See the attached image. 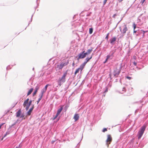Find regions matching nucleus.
Returning a JSON list of instances; mask_svg holds the SVG:
<instances>
[{"mask_svg": "<svg viewBox=\"0 0 148 148\" xmlns=\"http://www.w3.org/2000/svg\"><path fill=\"white\" fill-rule=\"evenodd\" d=\"M146 128V126L145 125H144L141 128L140 130L138 131L137 135L138 136V139H140L141 138Z\"/></svg>", "mask_w": 148, "mask_h": 148, "instance_id": "f257e3e1", "label": "nucleus"}, {"mask_svg": "<svg viewBox=\"0 0 148 148\" xmlns=\"http://www.w3.org/2000/svg\"><path fill=\"white\" fill-rule=\"evenodd\" d=\"M69 63V61L68 60L66 62H63L60 64L57 65V68L59 69H61L64 66L67 65Z\"/></svg>", "mask_w": 148, "mask_h": 148, "instance_id": "f03ea898", "label": "nucleus"}, {"mask_svg": "<svg viewBox=\"0 0 148 148\" xmlns=\"http://www.w3.org/2000/svg\"><path fill=\"white\" fill-rule=\"evenodd\" d=\"M112 140V138L110 134L107 135V138L106 140V144L107 147H108L109 145L110 144Z\"/></svg>", "mask_w": 148, "mask_h": 148, "instance_id": "7ed1b4c3", "label": "nucleus"}, {"mask_svg": "<svg viewBox=\"0 0 148 148\" xmlns=\"http://www.w3.org/2000/svg\"><path fill=\"white\" fill-rule=\"evenodd\" d=\"M67 74V71L66 72L63 74V76L61 78H60L58 80L62 83H63L64 82L66 81V77Z\"/></svg>", "mask_w": 148, "mask_h": 148, "instance_id": "20e7f679", "label": "nucleus"}, {"mask_svg": "<svg viewBox=\"0 0 148 148\" xmlns=\"http://www.w3.org/2000/svg\"><path fill=\"white\" fill-rule=\"evenodd\" d=\"M29 100V99H27L24 101L23 104V106L24 107H26V109L27 110L29 109L30 105H29V104L28 103Z\"/></svg>", "mask_w": 148, "mask_h": 148, "instance_id": "39448f33", "label": "nucleus"}, {"mask_svg": "<svg viewBox=\"0 0 148 148\" xmlns=\"http://www.w3.org/2000/svg\"><path fill=\"white\" fill-rule=\"evenodd\" d=\"M51 85L49 84H47L45 87L42 89L41 91V94L40 95H42V96H43V94L46 92L47 88L48 86H50Z\"/></svg>", "mask_w": 148, "mask_h": 148, "instance_id": "423d86ee", "label": "nucleus"}, {"mask_svg": "<svg viewBox=\"0 0 148 148\" xmlns=\"http://www.w3.org/2000/svg\"><path fill=\"white\" fill-rule=\"evenodd\" d=\"M63 109V108L62 106H61L60 108L58 110L56 115L53 119V120H55L58 116V115L60 114L62 110Z\"/></svg>", "mask_w": 148, "mask_h": 148, "instance_id": "0eeeda50", "label": "nucleus"}, {"mask_svg": "<svg viewBox=\"0 0 148 148\" xmlns=\"http://www.w3.org/2000/svg\"><path fill=\"white\" fill-rule=\"evenodd\" d=\"M85 52V51H83L82 53H80L78 56V58H77V60H79L80 59L84 58L85 57L84 55V53Z\"/></svg>", "mask_w": 148, "mask_h": 148, "instance_id": "6e6552de", "label": "nucleus"}, {"mask_svg": "<svg viewBox=\"0 0 148 148\" xmlns=\"http://www.w3.org/2000/svg\"><path fill=\"white\" fill-rule=\"evenodd\" d=\"M120 71L117 68L114 71V76H117L120 73Z\"/></svg>", "mask_w": 148, "mask_h": 148, "instance_id": "1a4fd4ad", "label": "nucleus"}, {"mask_svg": "<svg viewBox=\"0 0 148 148\" xmlns=\"http://www.w3.org/2000/svg\"><path fill=\"white\" fill-rule=\"evenodd\" d=\"M34 108V105H33L32 107L29 109V111L27 112V115H28V116H29L31 115V114L32 112V111Z\"/></svg>", "mask_w": 148, "mask_h": 148, "instance_id": "9d476101", "label": "nucleus"}, {"mask_svg": "<svg viewBox=\"0 0 148 148\" xmlns=\"http://www.w3.org/2000/svg\"><path fill=\"white\" fill-rule=\"evenodd\" d=\"M83 69L82 68V67L80 66L75 71L74 73L75 75H76L77 73H78L79 72L80 70L81 72L82 71Z\"/></svg>", "mask_w": 148, "mask_h": 148, "instance_id": "9b49d317", "label": "nucleus"}, {"mask_svg": "<svg viewBox=\"0 0 148 148\" xmlns=\"http://www.w3.org/2000/svg\"><path fill=\"white\" fill-rule=\"evenodd\" d=\"M127 30H128L127 28V27L126 25H125L124 28L123 29V32H122L123 35H124L125 34L126 32L127 31Z\"/></svg>", "mask_w": 148, "mask_h": 148, "instance_id": "f8f14e48", "label": "nucleus"}, {"mask_svg": "<svg viewBox=\"0 0 148 148\" xmlns=\"http://www.w3.org/2000/svg\"><path fill=\"white\" fill-rule=\"evenodd\" d=\"M21 113V109H19L16 113V116L17 117H19Z\"/></svg>", "mask_w": 148, "mask_h": 148, "instance_id": "ddd939ff", "label": "nucleus"}, {"mask_svg": "<svg viewBox=\"0 0 148 148\" xmlns=\"http://www.w3.org/2000/svg\"><path fill=\"white\" fill-rule=\"evenodd\" d=\"M79 118V116L78 114H75L73 118L75 120V121L77 120Z\"/></svg>", "mask_w": 148, "mask_h": 148, "instance_id": "4468645a", "label": "nucleus"}, {"mask_svg": "<svg viewBox=\"0 0 148 148\" xmlns=\"http://www.w3.org/2000/svg\"><path fill=\"white\" fill-rule=\"evenodd\" d=\"M116 38L115 37H114L110 40V43L111 44H113L116 41Z\"/></svg>", "mask_w": 148, "mask_h": 148, "instance_id": "2eb2a0df", "label": "nucleus"}, {"mask_svg": "<svg viewBox=\"0 0 148 148\" xmlns=\"http://www.w3.org/2000/svg\"><path fill=\"white\" fill-rule=\"evenodd\" d=\"M87 62H86V61H85L82 64H81L80 66L82 67V68L83 69L84 68L85 65L87 63Z\"/></svg>", "mask_w": 148, "mask_h": 148, "instance_id": "dca6fc26", "label": "nucleus"}, {"mask_svg": "<svg viewBox=\"0 0 148 148\" xmlns=\"http://www.w3.org/2000/svg\"><path fill=\"white\" fill-rule=\"evenodd\" d=\"M87 62H86V61H85L82 64H81L80 66L82 67V68L83 69L84 68L85 65L87 63Z\"/></svg>", "mask_w": 148, "mask_h": 148, "instance_id": "f3484780", "label": "nucleus"}, {"mask_svg": "<svg viewBox=\"0 0 148 148\" xmlns=\"http://www.w3.org/2000/svg\"><path fill=\"white\" fill-rule=\"evenodd\" d=\"M33 90V88H31L28 92V93L27 94V96H28V95H30L32 93V92Z\"/></svg>", "mask_w": 148, "mask_h": 148, "instance_id": "a211bd4d", "label": "nucleus"}, {"mask_svg": "<svg viewBox=\"0 0 148 148\" xmlns=\"http://www.w3.org/2000/svg\"><path fill=\"white\" fill-rule=\"evenodd\" d=\"M39 96L40 97V98L38 99V100L37 101V104H38L40 101L42 99V95H39Z\"/></svg>", "mask_w": 148, "mask_h": 148, "instance_id": "6ab92c4d", "label": "nucleus"}, {"mask_svg": "<svg viewBox=\"0 0 148 148\" xmlns=\"http://www.w3.org/2000/svg\"><path fill=\"white\" fill-rule=\"evenodd\" d=\"M93 55V54H92V55L89 58H87L86 59V62H88L89 60L92 58Z\"/></svg>", "mask_w": 148, "mask_h": 148, "instance_id": "aec40b11", "label": "nucleus"}, {"mask_svg": "<svg viewBox=\"0 0 148 148\" xmlns=\"http://www.w3.org/2000/svg\"><path fill=\"white\" fill-rule=\"evenodd\" d=\"M92 51V48L90 49H89L87 50V53H88V54H90L91 52Z\"/></svg>", "mask_w": 148, "mask_h": 148, "instance_id": "412c9836", "label": "nucleus"}, {"mask_svg": "<svg viewBox=\"0 0 148 148\" xmlns=\"http://www.w3.org/2000/svg\"><path fill=\"white\" fill-rule=\"evenodd\" d=\"M57 82L58 84V86H60L62 85V83L60 81H59L58 80L57 81Z\"/></svg>", "mask_w": 148, "mask_h": 148, "instance_id": "4be33fe9", "label": "nucleus"}, {"mask_svg": "<svg viewBox=\"0 0 148 148\" xmlns=\"http://www.w3.org/2000/svg\"><path fill=\"white\" fill-rule=\"evenodd\" d=\"M133 26L134 30L136 27V25L135 24V23H133Z\"/></svg>", "mask_w": 148, "mask_h": 148, "instance_id": "5701e85b", "label": "nucleus"}, {"mask_svg": "<svg viewBox=\"0 0 148 148\" xmlns=\"http://www.w3.org/2000/svg\"><path fill=\"white\" fill-rule=\"evenodd\" d=\"M89 33L90 34H91L93 32V29L92 28H90L89 29Z\"/></svg>", "mask_w": 148, "mask_h": 148, "instance_id": "b1692460", "label": "nucleus"}, {"mask_svg": "<svg viewBox=\"0 0 148 148\" xmlns=\"http://www.w3.org/2000/svg\"><path fill=\"white\" fill-rule=\"evenodd\" d=\"M38 91L36 90H35L34 92L33 93V96H34L35 95H36V94L37 92Z\"/></svg>", "mask_w": 148, "mask_h": 148, "instance_id": "393cba45", "label": "nucleus"}, {"mask_svg": "<svg viewBox=\"0 0 148 148\" xmlns=\"http://www.w3.org/2000/svg\"><path fill=\"white\" fill-rule=\"evenodd\" d=\"M107 131V129L106 128H104L103 129L102 132H103Z\"/></svg>", "mask_w": 148, "mask_h": 148, "instance_id": "a878e982", "label": "nucleus"}, {"mask_svg": "<svg viewBox=\"0 0 148 148\" xmlns=\"http://www.w3.org/2000/svg\"><path fill=\"white\" fill-rule=\"evenodd\" d=\"M109 33H108L107 34V35H106V38H105L107 40H108V36H109Z\"/></svg>", "mask_w": 148, "mask_h": 148, "instance_id": "bb28decb", "label": "nucleus"}, {"mask_svg": "<svg viewBox=\"0 0 148 148\" xmlns=\"http://www.w3.org/2000/svg\"><path fill=\"white\" fill-rule=\"evenodd\" d=\"M39 87L38 86H37L36 87V88H35V90L38 91V90L39 89Z\"/></svg>", "mask_w": 148, "mask_h": 148, "instance_id": "cd10ccee", "label": "nucleus"}, {"mask_svg": "<svg viewBox=\"0 0 148 148\" xmlns=\"http://www.w3.org/2000/svg\"><path fill=\"white\" fill-rule=\"evenodd\" d=\"M107 1V0H104V1H103V2L104 5H105V4H106V3Z\"/></svg>", "mask_w": 148, "mask_h": 148, "instance_id": "c85d7f7f", "label": "nucleus"}, {"mask_svg": "<svg viewBox=\"0 0 148 148\" xmlns=\"http://www.w3.org/2000/svg\"><path fill=\"white\" fill-rule=\"evenodd\" d=\"M126 78L129 80H130L131 79V77H130L129 76H127Z\"/></svg>", "mask_w": 148, "mask_h": 148, "instance_id": "c756f323", "label": "nucleus"}, {"mask_svg": "<svg viewBox=\"0 0 148 148\" xmlns=\"http://www.w3.org/2000/svg\"><path fill=\"white\" fill-rule=\"evenodd\" d=\"M117 15L116 14H114L113 16V17L115 18V17Z\"/></svg>", "mask_w": 148, "mask_h": 148, "instance_id": "7c9ffc66", "label": "nucleus"}, {"mask_svg": "<svg viewBox=\"0 0 148 148\" xmlns=\"http://www.w3.org/2000/svg\"><path fill=\"white\" fill-rule=\"evenodd\" d=\"M88 53H87V52L85 53V52L84 53V55L86 57V55L88 54Z\"/></svg>", "mask_w": 148, "mask_h": 148, "instance_id": "2f4dec72", "label": "nucleus"}, {"mask_svg": "<svg viewBox=\"0 0 148 148\" xmlns=\"http://www.w3.org/2000/svg\"><path fill=\"white\" fill-rule=\"evenodd\" d=\"M111 56L110 55H108L107 56V58L108 59L109 58H110V57Z\"/></svg>", "mask_w": 148, "mask_h": 148, "instance_id": "473e14b6", "label": "nucleus"}, {"mask_svg": "<svg viewBox=\"0 0 148 148\" xmlns=\"http://www.w3.org/2000/svg\"><path fill=\"white\" fill-rule=\"evenodd\" d=\"M9 134V133L8 132H7L6 134L4 136V137H5L7 135H8Z\"/></svg>", "mask_w": 148, "mask_h": 148, "instance_id": "72a5a7b5", "label": "nucleus"}, {"mask_svg": "<svg viewBox=\"0 0 148 148\" xmlns=\"http://www.w3.org/2000/svg\"><path fill=\"white\" fill-rule=\"evenodd\" d=\"M145 0H142V1H141V3H142V4H143L145 2Z\"/></svg>", "mask_w": 148, "mask_h": 148, "instance_id": "f704fd0d", "label": "nucleus"}, {"mask_svg": "<svg viewBox=\"0 0 148 148\" xmlns=\"http://www.w3.org/2000/svg\"><path fill=\"white\" fill-rule=\"evenodd\" d=\"M133 64H134V65L136 66L137 65V63L135 62H133Z\"/></svg>", "mask_w": 148, "mask_h": 148, "instance_id": "c9c22d12", "label": "nucleus"}, {"mask_svg": "<svg viewBox=\"0 0 148 148\" xmlns=\"http://www.w3.org/2000/svg\"><path fill=\"white\" fill-rule=\"evenodd\" d=\"M32 100H30L29 102L28 103H29V105H31L32 103Z\"/></svg>", "mask_w": 148, "mask_h": 148, "instance_id": "e433bc0d", "label": "nucleus"}, {"mask_svg": "<svg viewBox=\"0 0 148 148\" xmlns=\"http://www.w3.org/2000/svg\"><path fill=\"white\" fill-rule=\"evenodd\" d=\"M4 123H2L0 125V129L1 128V126L4 124Z\"/></svg>", "mask_w": 148, "mask_h": 148, "instance_id": "4c0bfd02", "label": "nucleus"}, {"mask_svg": "<svg viewBox=\"0 0 148 148\" xmlns=\"http://www.w3.org/2000/svg\"><path fill=\"white\" fill-rule=\"evenodd\" d=\"M123 91H124V92H125L126 91V89H125V88H123Z\"/></svg>", "mask_w": 148, "mask_h": 148, "instance_id": "58836bf2", "label": "nucleus"}, {"mask_svg": "<svg viewBox=\"0 0 148 148\" xmlns=\"http://www.w3.org/2000/svg\"><path fill=\"white\" fill-rule=\"evenodd\" d=\"M108 88H106V90L105 91V92H108Z\"/></svg>", "mask_w": 148, "mask_h": 148, "instance_id": "ea45409f", "label": "nucleus"}, {"mask_svg": "<svg viewBox=\"0 0 148 148\" xmlns=\"http://www.w3.org/2000/svg\"><path fill=\"white\" fill-rule=\"evenodd\" d=\"M74 65H75V63H74V62L73 61V64H72V66H74Z\"/></svg>", "mask_w": 148, "mask_h": 148, "instance_id": "a19ab883", "label": "nucleus"}, {"mask_svg": "<svg viewBox=\"0 0 148 148\" xmlns=\"http://www.w3.org/2000/svg\"><path fill=\"white\" fill-rule=\"evenodd\" d=\"M137 32V31L136 30H135V29L134 30V33H136Z\"/></svg>", "mask_w": 148, "mask_h": 148, "instance_id": "79ce46f5", "label": "nucleus"}, {"mask_svg": "<svg viewBox=\"0 0 148 148\" xmlns=\"http://www.w3.org/2000/svg\"><path fill=\"white\" fill-rule=\"evenodd\" d=\"M108 59H107V58H106V60H105V62H104V63H106V62L107 61V60H108Z\"/></svg>", "mask_w": 148, "mask_h": 148, "instance_id": "37998d69", "label": "nucleus"}, {"mask_svg": "<svg viewBox=\"0 0 148 148\" xmlns=\"http://www.w3.org/2000/svg\"><path fill=\"white\" fill-rule=\"evenodd\" d=\"M21 147H22V145H21V144H20L19 145V148H21Z\"/></svg>", "mask_w": 148, "mask_h": 148, "instance_id": "c03bdc74", "label": "nucleus"}, {"mask_svg": "<svg viewBox=\"0 0 148 148\" xmlns=\"http://www.w3.org/2000/svg\"><path fill=\"white\" fill-rule=\"evenodd\" d=\"M24 116V115H22L21 117H20V118H23V117Z\"/></svg>", "mask_w": 148, "mask_h": 148, "instance_id": "a18cd8bd", "label": "nucleus"}, {"mask_svg": "<svg viewBox=\"0 0 148 148\" xmlns=\"http://www.w3.org/2000/svg\"><path fill=\"white\" fill-rule=\"evenodd\" d=\"M123 0H119V2H121Z\"/></svg>", "mask_w": 148, "mask_h": 148, "instance_id": "49530a36", "label": "nucleus"}, {"mask_svg": "<svg viewBox=\"0 0 148 148\" xmlns=\"http://www.w3.org/2000/svg\"><path fill=\"white\" fill-rule=\"evenodd\" d=\"M113 56V53H112L111 54V56Z\"/></svg>", "mask_w": 148, "mask_h": 148, "instance_id": "de8ad7c7", "label": "nucleus"}, {"mask_svg": "<svg viewBox=\"0 0 148 148\" xmlns=\"http://www.w3.org/2000/svg\"><path fill=\"white\" fill-rule=\"evenodd\" d=\"M15 123H14V124H12V126H13L14 125H15Z\"/></svg>", "mask_w": 148, "mask_h": 148, "instance_id": "09e8293b", "label": "nucleus"}, {"mask_svg": "<svg viewBox=\"0 0 148 148\" xmlns=\"http://www.w3.org/2000/svg\"><path fill=\"white\" fill-rule=\"evenodd\" d=\"M16 148H18V147H16Z\"/></svg>", "mask_w": 148, "mask_h": 148, "instance_id": "8fccbe9b", "label": "nucleus"}]
</instances>
